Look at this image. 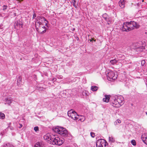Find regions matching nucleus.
Instances as JSON below:
<instances>
[{
  "label": "nucleus",
  "instance_id": "obj_8",
  "mask_svg": "<svg viewBox=\"0 0 147 147\" xmlns=\"http://www.w3.org/2000/svg\"><path fill=\"white\" fill-rule=\"evenodd\" d=\"M112 105L114 107H120V104H119L117 101L116 97H112V100H111Z\"/></svg>",
  "mask_w": 147,
  "mask_h": 147
},
{
  "label": "nucleus",
  "instance_id": "obj_6",
  "mask_svg": "<svg viewBox=\"0 0 147 147\" xmlns=\"http://www.w3.org/2000/svg\"><path fill=\"white\" fill-rule=\"evenodd\" d=\"M67 115L69 117L74 120H76L78 119V116L77 113L72 109L68 111Z\"/></svg>",
  "mask_w": 147,
  "mask_h": 147
},
{
  "label": "nucleus",
  "instance_id": "obj_33",
  "mask_svg": "<svg viewBox=\"0 0 147 147\" xmlns=\"http://www.w3.org/2000/svg\"><path fill=\"white\" fill-rule=\"evenodd\" d=\"M117 122H118V123H121V121L119 119H117Z\"/></svg>",
  "mask_w": 147,
  "mask_h": 147
},
{
  "label": "nucleus",
  "instance_id": "obj_41",
  "mask_svg": "<svg viewBox=\"0 0 147 147\" xmlns=\"http://www.w3.org/2000/svg\"><path fill=\"white\" fill-rule=\"evenodd\" d=\"M93 40V39L92 38L91 39H90V42H92V40Z\"/></svg>",
  "mask_w": 147,
  "mask_h": 147
},
{
  "label": "nucleus",
  "instance_id": "obj_30",
  "mask_svg": "<svg viewBox=\"0 0 147 147\" xmlns=\"http://www.w3.org/2000/svg\"><path fill=\"white\" fill-rule=\"evenodd\" d=\"M3 10H5L7 7V6L6 5H3Z\"/></svg>",
  "mask_w": 147,
  "mask_h": 147
},
{
  "label": "nucleus",
  "instance_id": "obj_9",
  "mask_svg": "<svg viewBox=\"0 0 147 147\" xmlns=\"http://www.w3.org/2000/svg\"><path fill=\"white\" fill-rule=\"evenodd\" d=\"M118 102L120 104V107L123 105L124 103V100L123 97L121 96H118L116 97Z\"/></svg>",
  "mask_w": 147,
  "mask_h": 147
},
{
  "label": "nucleus",
  "instance_id": "obj_28",
  "mask_svg": "<svg viewBox=\"0 0 147 147\" xmlns=\"http://www.w3.org/2000/svg\"><path fill=\"white\" fill-rule=\"evenodd\" d=\"M131 143L134 146H135L136 145V142L135 140H132L131 141Z\"/></svg>",
  "mask_w": 147,
  "mask_h": 147
},
{
  "label": "nucleus",
  "instance_id": "obj_21",
  "mask_svg": "<svg viewBox=\"0 0 147 147\" xmlns=\"http://www.w3.org/2000/svg\"><path fill=\"white\" fill-rule=\"evenodd\" d=\"M118 61L116 59H114L113 60H110V62L112 65H114Z\"/></svg>",
  "mask_w": 147,
  "mask_h": 147
},
{
  "label": "nucleus",
  "instance_id": "obj_5",
  "mask_svg": "<svg viewBox=\"0 0 147 147\" xmlns=\"http://www.w3.org/2000/svg\"><path fill=\"white\" fill-rule=\"evenodd\" d=\"M96 147H105L108 144L106 141L103 139H99L97 140L96 143Z\"/></svg>",
  "mask_w": 147,
  "mask_h": 147
},
{
  "label": "nucleus",
  "instance_id": "obj_31",
  "mask_svg": "<svg viewBox=\"0 0 147 147\" xmlns=\"http://www.w3.org/2000/svg\"><path fill=\"white\" fill-rule=\"evenodd\" d=\"M90 135L91 137L92 138H94L95 137V134L92 132H91L90 133Z\"/></svg>",
  "mask_w": 147,
  "mask_h": 147
},
{
  "label": "nucleus",
  "instance_id": "obj_15",
  "mask_svg": "<svg viewBox=\"0 0 147 147\" xmlns=\"http://www.w3.org/2000/svg\"><path fill=\"white\" fill-rule=\"evenodd\" d=\"M124 0H120L119 2V5L120 7L123 8L125 7Z\"/></svg>",
  "mask_w": 147,
  "mask_h": 147
},
{
  "label": "nucleus",
  "instance_id": "obj_29",
  "mask_svg": "<svg viewBox=\"0 0 147 147\" xmlns=\"http://www.w3.org/2000/svg\"><path fill=\"white\" fill-rule=\"evenodd\" d=\"M34 130L36 132L39 131L38 127V126H36L34 127Z\"/></svg>",
  "mask_w": 147,
  "mask_h": 147
},
{
  "label": "nucleus",
  "instance_id": "obj_17",
  "mask_svg": "<svg viewBox=\"0 0 147 147\" xmlns=\"http://www.w3.org/2000/svg\"><path fill=\"white\" fill-rule=\"evenodd\" d=\"M105 98L103 99V100L104 102H108L109 101L110 96L109 95H105Z\"/></svg>",
  "mask_w": 147,
  "mask_h": 147
},
{
  "label": "nucleus",
  "instance_id": "obj_14",
  "mask_svg": "<svg viewBox=\"0 0 147 147\" xmlns=\"http://www.w3.org/2000/svg\"><path fill=\"white\" fill-rule=\"evenodd\" d=\"M23 24L22 22H16L14 23V27L16 28H18V27H19L22 26Z\"/></svg>",
  "mask_w": 147,
  "mask_h": 147
},
{
  "label": "nucleus",
  "instance_id": "obj_7",
  "mask_svg": "<svg viewBox=\"0 0 147 147\" xmlns=\"http://www.w3.org/2000/svg\"><path fill=\"white\" fill-rule=\"evenodd\" d=\"M128 27H129V30L130 31L134 28H138L139 27V25L137 23L134 21H131L128 22Z\"/></svg>",
  "mask_w": 147,
  "mask_h": 147
},
{
  "label": "nucleus",
  "instance_id": "obj_19",
  "mask_svg": "<svg viewBox=\"0 0 147 147\" xmlns=\"http://www.w3.org/2000/svg\"><path fill=\"white\" fill-rule=\"evenodd\" d=\"M144 49V48L143 47H137L136 48V50L138 52H140L142 51Z\"/></svg>",
  "mask_w": 147,
  "mask_h": 147
},
{
  "label": "nucleus",
  "instance_id": "obj_38",
  "mask_svg": "<svg viewBox=\"0 0 147 147\" xmlns=\"http://www.w3.org/2000/svg\"><path fill=\"white\" fill-rule=\"evenodd\" d=\"M20 126L19 127V128H20L22 127L23 125H22V124H20Z\"/></svg>",
  "mask_w": 147,
  "mask_h": 147
},
{
  "label": "nucleus",
  "instance_id": "obj_43",
  "mask_svg": "<svg viewBox=\"0 0 147 147\" xmlns=\"http://www.w3.org/2000/svg\"><path fill=\"white\" fill-rule=\"evenodd\" d=\"M146 115H147V112L146 113Z\"/></svg>",
  "mask_w": 147,
  "mask_h": 147
},
{
  "label": "nucleus",
  "instance_id": "obj_12",
  "mask_svg": "<svg viewBox=\"0 0 147 147\" xmlns=\"http://www.w3.org/2000/svg\"><path fill=\"white\" fill-rule=\"evenodd\" d=\"M102 17L107 22L108 24H110L111 21H110L109 18H108V16L106 13L103 14Z\"/></svg>",
  "mask_w": 147,
  "mask_h": 147
},
{
  "label": "nucleus",
  "instance_id": "obj_22",
  "mask_svg": "<svg viewBox=\"0 0 147 147\" xmlns=\"http://www.w3.org/2000/svg\"><path fill=\"white\" fill-rule=\"evenodd\" d=\"M98 88V87L96 86H91V89L93 91H96Z\"/></svg>",
  "mask_w": 147,
  "mask_h": 147
},
{
  "label": "nucleus",
  "instance_id": "obj_39",
  "mask_svg": "<svg viewBox=\"0 0 147 147\" xmlns=\"http://www.w3.org/2000/svg\"><path fill=\"white\" fill-rule=\"evenodd\" d=\"M58 78V79H61L62 78V77H61V76H58L57 77Z\"/></svg>",
  "mask_w": 147,
  "mask_h": 147
},
{
  "label": "nucleus",
  "instance_id": "obj_11",
  "mask_svg": "<svg viewBox=\"0 0 147 147\" xmlns=\"http://www.w3.org/2000/svg\"><path fill=\"white\" fill-rule=\"evenodd\" d=\"M141 138L144 143L147 145V134H143Z\"/></svg>",
  "mask_w": 147,
  "mask_h": 147
},
{
  "label": "nucleus",
  "instance_id": "obj_16",
  "mask_svg": "<svg viewBox=\"0 0 147 147\" xmlns=\"http://www.w3.org/2000/svg\"><path fill=\"white\" fill-rule=\"evenodd\" d=\"M35 147H45V146L42 142H37L35 144Z\"/></svg>",
  "mask_w": 147,
  "mask_h": 147
},
{
  "label": "nucleus",
  "instance_id": "obj_35",
  "mask_svg": "<svg viewBox=\"0 0 147 147\" xmlns=\"http://www.w3.org/2000/svg\"><path fill=\"white\" fill-rule=\"evenodd\" d=\"M38 88V90H42V89H43V88L41 87H39V88Z\"/></svg>",
  "mask_w": 147,
  "mask_h": 147
},
{
  "label": "nucleus",
  "instance_id": "obj_40",
  "mask_svg": "<svg viewBox=\"0 0 147 147\" xmlns=\"http://www.w3.org/2000/svg\"><path fill=\"white\" fill-rule=\"evenodd\" d=\"M114 123L115 125H116L117 124V122L115 121V122H114Z\"/></svg>",
  "mask_w": 147,
  "mask_h": 147
},
{
  "label": "nucleus",
  "instance_id": "obj_2",
  "mask_svg": "<svg viewBox=\"0 0 147 147\" xmlns=\"http://www.w3.org/2000/svg\"><path fill=\"white\" fill-rule=\"evenodd\" d=\"M35 27L37 31L41 34L45 32L47 29L41 22L37 21L35 23Z\"/></svg>",
  "mask_w": 147,
  "mask_h": 147
},
{
  "label": "nucleus",
  "instance_id": "obj_10",
  "mask_svg": "<svg viewBox=\"0 0 147 147\" xmlns=\"http://www.w3.org/2000/svg\"><path fill=\"white\" fill-rule=\"evenodd\" d=\"M129 27H128V22L124 23L123 26L122 30L123 31L128 32L130 31Z\"/></svg>",
  "mask_w": 147,
  "mask_h": 147
},
{
  "label": "nucleus",
  "instance_id": "obj_32",
  "mask_svg": "<svg viewBox=\"0 0 147 147\" xmlns=\"http://www.w3.org/2000/svg\"><path fill=\"white\" fill-rule=\"evenodd\" d=\"M82 94L84 96H87V93L86 92V91L83 92L82 93Z\"/></svg>",
  "mask_w": 147,
  "mask_h": 147
},
{
  "label": "nucleus",
  "instance_id": "obj_3",
  "mask_svg": "<svg viewBox=\"0 0 147 147\" xmlns=\"http://www.w3.org/2000/svg\"><path fill=\"white\" fill-rule=\"evenodd\" d=\"M50 140L53 142V144L57 145H61L64 142V141L58 137H55L54 135H52L50 138Z\"/></svg>",
  "mask_w": 147,
  "mask_h": 147
},
{
  "label": "nucleus",
  "instance_id": "obj_18",
  "mask_svg": "<svg viewBox=\"0 0 147 147\" xmlns=\"http://www.w3.org/2000/svg\"><path fill=\"white\" fill-rule=\"evenodd\" d=\"M22 77L20 76H19L17 79V84L18 86H20L22 85Z\"/></svg>",
  "mask_w": 147,
  "mask_h": 147
},
{
  "label": "nucleus",
  "instance_id": "obj_37",
  "mask_svg": "<svg viewBox=\"0 0 147 147\" xmlns=\"http://www.w3.org/2000/svg\"><path fill=\"white\" fill-rule=\"evenodd\" d=\"M56 80V78H53L52 79V81H55Z\"/></svg>",
  "mask_w": 147,
  "mask_h": 147
},
{
  "label": "nucleus",
  "instance_id": "obj_4",
  "mask_svg": "<svg viewBox=\"0 0 147 147\" xmlns=\"http://www.w3.org/2000/svg\"><path fill=\"white\" fill-rule=\"evenodd\" d=\"M106 74L107 76V79L109 81H111V80H115L117 78V76L115 75L114 73L111 70L107 71Z\"/></svg>",
  "mask_w": 147,
  "mask_h": 147
},
{
  "label": "nucleus",
  "instance_id": "obj_13",
  "mask_svg": "<svg viewBox=\"0 0 147 147\" xmlns=\"http://www.w3.org/2000/svg\"><path fill=\"white\" fill-rule=\"evenodd\" d=\"M5 104H8L10 105L12 102V99L11 98L6 97L5 98Z\"/></svg>",
  "mask_w": 147,
  "mask_h": 147
},
{
  "label": "nucleus",
  "instance_id": "obj_24",
  "mask_svg": "<svg viewBox=\"0 0 147 147\" xmlns=\"http://www.w3.org/2000/svg\"><path fill=\"white\" fill-rule=\"evenodd\" d=\"M5 118V115L3 113L0 112V118L3 119Z\"/></svg>",
  "mask_w": 147,
  "mask_h": 147
},
{
  "label": "nucleus",
  "instance_id": "obj_27",
  "mask_svg": "<svg viewBox=\"0 0 147 147\" xmlns=\"http://www.w3.org/2000/svg\"><path fill=\"white\" fill-rule=\"evenodd\" d=\"M3 147H13V146L9 144H7L5 145Z\"/></svg>",
  "mask_w": 147,
  "mask_h": 147
},
{
  "label": "nucleus",
  "instance_id": "obj_1",
  "mask_svg": "<svg viewBox=\"0 0 147 147\" xmlns=\"http://www.w3.org/2000/svg\"><path fill=\"white\" fill-rule=\"evenodd\" d=\"M53 130L55 132L60 134L62 136L65 137L71 136L66 129L63 127L57 126L53 128Z\"/></svg>",
  "mask_w": 147,
  "mask_h": 147
},
{
  "label": "nucleus",
  "instance_id": "obj_25",
  "mask_svg": "<svg viewBox=\"0 0 147 147\" xmlns=\"http://www.w3.org/2000/svg\"><path fill=\"white\" fill-rule=\"evenodd\" d=\"M109 140L110 141H111L112 142H113L115 141L114 138L112 137H109Z\"/></svg>",
  "mask_w": 147,
  "mask_h": 147
},
{
  "label": "nucleus",
  "instance_id": "obj_42",
  "mask_svg": "<svg viewBox=\"0 0 147 147\" xmlns=\"http://www.w3.org/2000/svg\"><path fill=\"white\" fill-rule=\"evenodd\" d=\"M93 40L94 41V42H95L96 41V40Z\"/></svg>",
  "mask_w": 147,
  "mask_h": 147
},
{
  "label": "nucleus",
  "instance_id": "obj_34",
  "mask_svg": "<svg viewBox=\"0 0 147 147\" xmlns=\"http://www.w3.org/2000/svg\"><path fill=\"white\" fill-rule=\"evenodd\" d=\"M36 16V14L35 13H34L33 16V18H34Z\"/></svg>",
  "mask_w": 147,
  "mask_h": 147
},
{
  "label": "nucleus",
  "instance_id": "obj_26",
  "mask_svg": "<svg viewBox=\"0 0 147 147\" xmlns=\"http://www.w3.org/2000/svg\"><path fill=\"white\" fill-rule=\"evenodd\" d=\"M145 61L144 60H142L141 61V64L142 66H146V65H145Z\"/></svg>",
  "mask_w": 147,
  "mask_h": 147
},
{
  "label": "nucleus",
  "instance_id": "obj_36",
  "mask_svg": "<svg viewBox=\"0 0 147 147\" xmlns=\"http://www.w3.org/2000/svg\"><path fill=\"white\" fill-rule=\"evenodd\" d=\"M44 20L45 21H46L47 23H45V25L47 26V23H48V21L45 18H44Z\"/></svg>",
  "mask_w": 147,
  "mask_h": 147
},
{
  "label": "nucleus",
  "instance_id": "obj_23",
  "mask_svg": "<svg viewBox=\"0 0 147 147\" xmlns=\"http://www.w3.org/2000/svg\"><path fill=\"white\" fill-rule=\"evenodd\" d=\"M49 134H47L45 135L44 137V138H45L46 139H49L50 140V138H51V136H52V135H50L49 136Z\"/></svg>",
  "mask_w": 147,
  "mask_h": 147
},
{
  "label": "nucleus",
  "instance_id": "obj_20",
  "mask_svg": "<svg viewBox=\"0 0 147 147\" xmlns=\"http://www.w3.org/2000/svg\"><path fill=\"white\" fill-rule=\"evenodd\" d=\"M72 0V3L73 5L74 6V7L76 8H78V4L77 5L76 4V0Z\"/></svg>",
  "mask_w": 147,
  "mask_h": 147
}]
</instances>
